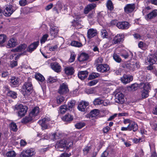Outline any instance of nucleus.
<instances>
[{"instance_id": "nucleus-34", "label": "nucleus", "mask_w": 157, "mask_h": 157, "mask_svg": "<svg viewBox=\"0 0 157 157\" xmlns=\"http://www.w3.org/2000/svg\"><path fill=\"white\" fill-rule=\"evenodd\" d=\"M33 120H34V119L32 117L30 116V114H29L28 116H26L23 118L21 121V122L22 123H26Z\"/></svg>"}, {"instance_id": "nucleus-14", "label": "nucleus", "mask_w": 157, "mask_h": 157, "mask_svg": "<svg viewBox=\"0 0 157 157\" xmlns=\"http://www.w3.org/2000/svg\"><path fill=\"white\" fill-rule=\"evenodd\" d=\"M89 103L87 101H82L78 105V109L80 111L84 112L86 107L88 105Z\"/></svg>"}, {"instance_id": "nucleus-46", "label": "nucleus", "mask_w": 157, "mask_h": 157, "mask_svg": "<svg viewBox=\"0 0 157 157\" xmlns=\"http://www.w3.org/2000/svg\"><path fill=\"white\" fill-rule=\"evenodd\" d=\"M10 129L13 131H16L17 130V126L16 124L14 122L11 123L10 124Z\"/></svg>"}, {"instance_id": "nucleus-59", "label": "nucleus", "mask_w": 157, "mask_h": 157, "mask_svg": "<svg viewBox=\"0 0 157 157\" xmlns=\"http://www.w3.org/2000/svg\"><path fill=\"white\" fill-rule=\"evenodd\" d=\"M56 80V78L52 77L51 76H49L47 79V81L49 82H54Z\"/></svg>"}, {"instance_id": "nucleus-2", "label": "nucleus", "mask_w": 157, "mask_h": 157, "mask_svg": "<svg viewBox=\"0 0 157 157\" xmlns=\"http://www.w3.org/2000/svg\"><path fill=\"white\" fill-rule=\"evenodd\" d=\"M32 89L31 83L30 82H25L23 86L22 93L24 96L29 95L31 94Z\"/></svg>"}, {"instance_id": "nucleus-36", "label": "nucleus", "mask_w": 157, "mask_h": 157, "mask_svg": "<svg viewBox=\"0 0 157 157\" xmlns=\"http://www.w3.org/2000/svg\"><path fill=\"white\" fill-rule=\"evenodd\" d=\"M90 114L92 117H96L99 115V110L96 109H94L90 112Z\"/></svg>"}, {"instance_id": "nucleus-39", "label": "nucleus", "mask_w": 157, "mask_h": 157, "mask_svg": "<svg viewBox=\"0 0 157 157\" xmlns=\"http://www.w3.org/2000/svg\"><path fill=\"white\" fill-rule=\"evenodd\" d=\"M113 57L114 60L118 63L121 62V59L118 55L115 53H114L113 55Z\"/></svg>"}, {"instance_id": "nucleus-11", "label": "nucleus", "mask_w": 157, "mask_h": 157, "mask_svg": "<svg viewBox=\"0 0 157 157\" xmlns=\"http://www.w3.org/2000/svg\"><path fill=\"white\" fill-rule=\"evenodd\" d=\"M68 91L67 85L66 83H64L60 85L58 92L60 94H63L67 93Z\"/></svg>"}, {"instance_id": "nucleus-31", "label": "nucleus", "mask_w": 157, "mask_h": 157, "mask_svg": "<svg viewBox=\"0 0 157 157\" xmlns=\"http://www.w3.org/2000/svg\"><path fill=\"white\" fill-rule=\"evenodd\" d=\"M140 67V65L139 62H132L130 63V67L131 69L132 70H135L136 68H139Z\"/></svg>"}, {"instance_id": "nucleus-48", "label": "nucleus", "mask_w": 157, "mask_h": 157, "mask_svg": "<svg viewBox=\"0 0 157 157\" xmlns=\"http://www.w3.org/2000/svg\"><path fill=\"white\" fill-rule=\"evenodd\" d=\"M71 45L77 47H80L82 46V43L76 41H72L71 43Z\"/></svg>"}, {"instance_id": "nucleus-44", "label": "nucleus", "mask_w": 157, "mask_h": 157, "mask_svg": "<svg viewBox=\"0 0 157 157\" xmlns=\"http://www.w3.org/2000/svg\"><path fill=\"white\" fill-rule=\"evenodd\" d=\"M16 155V153L14 151H9L6 154V156L7 157H15Z\"/></svg>"}, {"instance_id": "nucleus-28", "label": "nucleus", "mask_w": 157, "mask_h": 157, "mask_svg": "<svg viewBox=\"0 0 157 157\" xmlns=\"http://www.w3.org/2000/svg\"><path fill=\"white\" fill-rule=\"evenodd\" d=\"M65 73L68 75H71L74 73L73 68L71 67H67L65 68Z\"/></svg>"}, {"instance_id": "nucleus-40", "label": "nucleus", "mask_w": 157, "mask_h": 157, "mask_svg": "<svg viewBox=\"0 0 157 157\" xmlns=\"http://www.w3.org/2000/svg\"><path fill=\"white\" fill-rule=\"evenodd\" d=\"M8 96H10L12 98L15 99L17 98V94L15 92L10 91L7 94Z\"/></svg>"}, {"instance_id": "nucleus-45", "label": "nucleus", "mask_w": 157, "mask_h": 157, "mask_svg": "<svg viewBox=\"0 0 157 157\" xmlns=\"http://www.w3.org/2000/svg\"><path fill=\"white\" fill-rule=\"evenodd\" d=\"M106 6L107 8L110 10H112L113 9V4L110 0H108L106 3Z\"/></svg>"}, {"instance_id": "nucleus-61", "label": "nucleus", "mask_w": 157, "mask_h": 157, "mask_svg": "<svg viewBox=\"0 0 157 157\" xmlns=\"http://www.w3.org/2000/svg\"><path fill=\"white\" fill-rule=\"evenodd\" d=\"M48 34H46L44 35L41 40H40V43L41 44H43L47 40V39L48 37Z\"/></svg>"}, {"instance_id": "nucleus-16", "label": "nucleus", "mask_w": 157, "mask_h": 157, "mask_svg": "<svg viewBox=\"0 0 157 157\" xmlns=\"http://www.w3.org/2000/svg\"><path fill=\"white\" fill-rule=\"evenodd\" d=\"M139 87L143 90L149 91L151 89V85L150 83L148 82H142L139 84Z\"/></svg>"}, {"instance_id": "nucleus-60", "label": "nucleus", "mask_w": 157, "mask_h": 157, "mask_svg": "<svg viewBox=\"0 0 157 157\" xmlns=\"http://www.w3.org/2000/svg\"><path fill=\"white\" fill-rule=\"evenodd\" d=\"M85 126V124L83 123H78L75 125L76 128L78 129H81Z\"/></svg>"}, {"instance_id": "nucleus-52", "label": "nucleus", "mask_w": 157, "mask_h": 157, "mask_svg": "<svg viewBox=\"0 0 157 157\" xmlns=\"http://www.w3.org/2000/svg\"><path fill=\"white\" fill-rule=\"evenodd\" d=\"M10 74L7 71H2L1 72L2 77L7 78H9Z\"/></svg>"}, {"instance_id": "nucleus-41", "label": "nucleus", "mask_w": 157, "mask_h": 157, "mask_svg": "<svg viewBox=\"0 0 157 157\" xmlns=\"http://www.w3.org/2000/svg\"><path fill=\"white\" fill-rule=\"evenodd\" d=\"M73 17L74 18L73 21L74 24L75 25L78 24V23L81 18L80 16L79 15H75L73 16Z\"/></svg>"}, {"instance_id": "nucleus-56", "label": "nucleus", "mask_w": 157, "mask_h": 157, "mask_svg": "<svg viewBox=\"0 0 157 157\" xmlns=\"http://www.w3.org/2000/svg\"><path fill=\"white\" fill-rule=\"evenodd\" d=\"M139 87V85L136 83H135L132 84L129 86V87L132 90H135L137 89L138 87Z\"/></svg>"}, {"instance_id": "nucleus-27", "label": "nucleus", "mask_w": 157, "mask_h": 157, "mask_svg": "<svg viewBox=\"0 0 157 157\" xmlns=\"http://www.w3.org/2000/svg\"><path fill=\"white\" fill-rule=\"evenodd\" d=\"M88 74V72L86 71H80L78 74V76L80 79L82 80L87 76Z\"/></svg>"}, {"instance_id": "nucleus-30", "label": "nucleus", "mask_w": 157, "mask_h": 157, "mask_svg": "<svg viewBox=\"0 0 157 157\" xmlns=\"http://www.w3.org/2000/svg\"><path fill=\"white\" fill-rule=\"evenodd\" d=\"M35 78L40 82H42L45 80V78L43 75L39 73H36L35 75Z\"/></svg>"}, {"instance_id": "nucleus-57", "label": "nucleus", "mask_w": 157, "mask_h": 157, "mask_svg": "<svg viewBox=\"0 0 157 157\" xmlns=\"http://www.w3.org/2000/svg\"><path fill=\"white\" fill-rule=\"evenodd\" d=\"M86 92L87 94H95L96 91L94 88H91L87 89L86 90Z\"/></svg>"}, {"instance_id": "nucleus-23", "label": "nucleus", "mask_w": 157, "mask_h": 157, "mask_svg": "<svg viewBox=\"0 0 157 157\" xmlns=\"http://www.w3.org/2000/svg\"><path fill=\"white\" fill-rule=\"evenodd\" d=\"M157 15V10H155L148 14L145 17L146 19L148 20L155 17Z\"/></svg>"}, {"instance_id": "nucleus-7", "label": "nucleus", "mask_w": 157, "mask_h": 157, "mask_svg": "<svg viewBox=\"0 0 157 157\" xmlns=\"http://www.w3.org/2000/svg\"><path fill=\"white\" fill-rule=\"evenodd\" d=\"M55 147L58 151H63L64 148L65 147V140L63 139L58 141L56 144Z\"/></svg>"}, {"instance_id": "nucleus-24", "label": "nucleus", "mask_w": 157, "mask_h": 157, "mask_svg": "<svg viewBox=\"0 0 157 157\" xmlns=\"http://www.w3.org/2000/svg\"><path fill=\"white\" fill-rule=\"evenodd\" d=\"M96 6V4L94 3L88 5L84 9V13L86 14H87L90 11L94 9Z\"/></svg>"}, {"instance_id": "nucleus-3", "label": "nucleus", "mask_w": 157, "mask_h": 157, "mask_svg": "<svg viewBox=\"0 0 157 157\" xmlns=\"http://www.w3.org/2000/svg\"><path fill=\"white\" fill-rule=\"evenodd\" d=\"M50 119L48 117H46L40 120L38 123L41 126L43 130L45 129L48 128V125H49L50 123Z\"/></svg>"}, {"instance_id": "nucleus-37", "label": "nucleus", "mask_w": 157, "mask_h": 157, "mask_svg": "<svg viewBox=\"0 0 157 157\" xmlns=\"http://www.w3.org/2000/svg\"><path fill=\"white\" fill-rule=\"evenodd\" d=\"M7 39L6 36L3 34L0 35V46H2Z\"/></svg>"}, {"instance_id": "nucleus-25", "label": "nucleus", "mask_w": 157, "mask_h": 157, "mask_svg": "<svg viewBox=\"0 0 157 157\" xmlns=\"http://www.w3.org/2000/svg\"><path fill=\"white\" fill-rule=\"evenodd\" d=\"M39 44V41H37L31 44L27 48V51L30 52H32L36 49L38 45Z\"/></svg>"}, {"instance_id": "nucleus-8", "label": "nucleus", "mask_w": 157, "mask_h": 157, "mask_svg": "<svg viewBox=\"0 0 157 157\" xmlns=\"http://www.w3.org/2000/svg\"><path fill=\"white\" fill-rule=\"evenodd\" d=\"M97 69L98 71L103 73L109 70V68L107 64H101L97 66Z\"/></svg>"}, {"instance_id": "nucleus-13", "label": "nucleus", "mask_w": 157, "mask_h": 157, "mask_svg": "<svg viewBox=\"0 0 157 157\" xmlns=\"http://www.w3.org/2000/svg\"><path fill=\"white\" fill-rule=\"evenodd\" d=\"M133 78L132 76L125 75L121 78V79L122 83L126 84L132 81Z\"/></svg>"}, {"instance_id": "nucleus-19", "label": "nucleus", "mask_w": 157, "mask_h": 157, "mask_svg": "<svg viewBox=\"0 0 157 157\" xmlns=\"http://www.w3.org/2000/svg\"><path fill=\"white\" fill-rule=\"evenodd\" d=\"M124 36L122 34H118L116 35L112 41V43L113 44H116L120 43L122 41Z\"/></svg>"}, {"instance_id": "nucleus-12", "label": "nucleus", "mask_w": 157, "mask_h": 157, "mask_svg": "<svg viewBox=\"0 0 157 157\" xmlns=\"http://www.w3.org/2000/svg\"><path fill=\"white\" fill-rule=\"evenodd\" d=\"M13 10L11 5H8L4 10L3 14L7 17L10 16L13 13Z\"/></svg>"}, {"instance_id": "nucleus-32", "label": "nucleus", "mask_w": 157, "mask_h": 157, "mask_svg": "<svg viewBox=\"0 0 157 157\" xmlns=\"http://www.w3.org/2000/svg\"><path fill=\"white\" fill-rule=\"evenodd\" d=\"M62 119L64 121H70L73 120V117L71 115L68 114L63 117Z\"/></svg>"}, {"instance_id": "nucleus-29", "label": "nucleus", "mask_w": 157, "mask_h": 157, "mask_svg": "<svg viewBox=\"0 0 157 157\" xmlns=\"http://www.w3.org/2000/svg\"><path fill=\"white\" fill-rule=\"evenodd\" d=\"M88 55L85 53H81L78 57V60L81 62L85 60L88 59Z\"/></svg>"}, {"instance_id": "nucleus-15", "label": "nucleus", "mask_w": 157, "mask_h": 157, "mask_svg": "<svg viewBox=\"0 0 157 157\" xmlns=\"http://www.w3.org/2000/svg\"><path fill=\"white\" fill-rule=\"evenodd\" d=\"M117 26L120 29H127L130 26V24L127 22H120L117 23Z\"/></svg>"}, {"instance_id": "nucleus-62", "label": "nucleus", "mask_w": 157, "mask_h": 157, "mask_svg": "<svg viewBox=\"0 0 157 157\" xmlns=\"http://www.w3.org/2000/svg\"><path fill=\"white\" fill-rule=\"evenodd\" d=\"M64 98L63 96H58L57 98V103L58 104H60L64 101Z\"/></svg>"}, {"instance_id": "nucleus-33", "label": "nucleus", "mask_w": 157, "mask_h": 157, "mask_svg": "<svg viewBox=\"0 0 157 157\" xmlns=\"http://www.w3.org/2000/svg\"><path fill=\"white\" fill-rule=\"evenodd\" d=\"M62 134L59 132L53 133L51 136V139L53 140L59 139L62 137Z\"/></svg>"}, {"instance_id": "nucleus-53", "label": "nucleus", "mask_w": 157, "mask_h": 157, "mask_svg": "<svg viewBox=\"0 0 157 157\" xmlns=\"http://www.w3.org/2000/svg\"><path fill=\"white\" fill-rule=\"evenodd\" d=\"M102 100L99 98H97L94 101V104L95 105H99L102 104Z\"/></svg>"}, {"instance_id": "nucleus-43", "label": "nucleus", "mask_w": 157, "mask_h": 157, "mask_svg": "<svg viewBox=\"0 0 157 157\" xmlns=\"http://www.w3.org/2000/svg\"><path fill=\"white\" fill-rule=\"evenodd\" d=\"M139 47L143 50H145L147 48V45L145 44L142 41H140L138 43Z\"/></svg>"}, {"instance_id": "nucleus-26", "label": "nucleus", "mask_w": 157, "mask_h": 157, "mask_svg": "<svg viewBox=\"0 0 157 157\" xmlns=\"http://www.w3.org/2000/svg\"><path fill=\"white\" fill-rule=\"evenodd\" d=\"M10 83L11 85L13 87L18 85L19 84V79L14 77H12L10 79Z\"/></svg>"}, {"instance_id": "nucleus-38", "label": "nucleus", "mask_w": 157, "mask_h": 157, "mask_svg": "<svg viewBox=\"0 0 157 157\" xmlns=\"http://www.w3.org/2000/svg\"><path fill=\"white\" fill-rule=\"evenodd\" d=\"M73 144V142L71 140L67 139L65 140V148L66 149L71 147Z\"/></svg>"}, {"instance_id": "nucleus-20", "label": "nucleus", "mask_w": 157, "mask_h": 157, "mask_svg": "<svg viewBox=\"0 0 157 157\" xmlns=\"http://www.w3.org/2000/svg\"><path fill=\"white\" fill-rule=\"evenodd\" d=\"M97 34V31L96 29H90L88 30L87 37L89 39H91L95 36Z\"/></svg>"}, {"instance_id": "nucleus-64", "label": "nucleus", "mask_w": 157, "mask_h": 157, "mask_svg": "<svg viewBox=\"0 0 157 157\" xmlns=\"http://www.w3.org/2000/svg\"><path fill=\"white\" fill-rule=\"evenodd\" d=\"M28 155L27 154V153L26 150L23 151L21 153L19 157H29Z\"/></svg>"}, {"instance_id": "nucleus-51", "label": "nucleus", "mask_w": 157, "mask_h": 157, "mask_svg": "<svg viewBox=\"0 0 157 157\" xmlns=\"http://www.w3.org/2000/svg\"><path fill=\"white\" fill-rule=\"evenodd\" d=\"M67 109L66 105H63L61 106L59 109L60 113L62 114L66 112Z\"/></svg>"}, {"instance_id": "nucleus-4", "label": "nucleus", "mask_w": 157, "mask_h": 157, "mask_svg": "<svg viewBox=\"0 0 157 157\" xmlns=\"http://www.w3.org/2000/svg\"><path fill=\"white\" fill-rule=\"evenodd\" d=\"M135 8V4L133 3L127 4L124 8V12L127 14H129L133 12Z\"/></svg>"}, {"instance_id": "nucleus-6", "label": "nucleus", "mask_w": 157, "mask_h": 157, "mask_svg": "<svg viewBox=\"0 0 157 157\" xmlns=\"http://www.w3.org/2000/svg\"><path fill=\"white\" fill-rule=\"evenodd\" d=\"M28 110V107L22 104L18 105V116L21 117L24 116Z\"/></svg>"}, {"instance_id": "nucleus-21", "label": "nucleus", "mask_w": 157, "mask_h": 157, "mask_svg": "<svg viewBox=\"0 0 157 157\" xmlns=\"http://www.w3.org/2000/svg\"><path fill=\"white\" fill-rule=\"evenodd\" d=\"M128 126L129 131L132 130L133 131L135 132L138 130V128L137 124L133 121L128 125Z\"/></svg>"}, {"instance_id": "nucleus-47", "label": "nucleus", "mask_w": 157, "mask_h": 157, "mask_svg": "<svg viewBox=\"0 0 157 157\" xmlns=\"http://www.w3.org/2000/svg\"><path fill=\"white\" fill-rule=\"evenodd\" d=\"M20 56L19 54H12L10 57V60H17L19 58Z\"/></svg>"}, {"instance_id": "nucleus-54", "label": "nucleus", "mask_w": 157, "mask_h": 157, "mask_svg": "<svg viewBox=\"0 0 157 157\" xmlns=\"http://www.w3.org/2000/svg\"><path fill=\"white\" fill-rule=\"evenodd\" d=\"M98 82L97 79L93 80L89 82L88 83L87 85L88 86H91L96 85Z\"/></svg>"}, {"instance_id": "nucleus-63", "label": "nucleus", "mask_w": 157, "mask_h": 157, "mask_svg": "<svg viewBox=\"0 0 157 157\" xmlns=\"http://www.w3.org/2000/svg\"><path fill=\"white\" fill-rule=\"evenodd\" d=\"M58 47L57 45H55L54 46H49L48 47L49 50L50 51H54L56 50L58 48Z\"/></svg>"}, {"instance_id": "nucleus-50", "label": "nucleus", "mask_w": 157, "mask_h": 157, "mask_svg": "<svg viewBox=\"0 0 157 157\" xmlns=\"http://www.w3.org/2000/svg\"><path fill=\"white\" fill-rule=\"evenodd\" d=\"M149 91L146 90H142L141 91V96L143 98H145L149 96Z\"/></svg>"}, {"instance_id": "nucleus-55", "label": "nucleus", "mask_w": 157, "mask_h": 157, "mask_svg": "<svg viewBox=\"0 0 157 157\" xmlns=\"http://www.w3.org/2000/svg\"><path fill=\"white\" fill-rule=\"evenodd\" d=\"M101 34L102 37L103 38H107L108 36V33L105 29H102L101 31Z\"/></svg>"}, {"instance_id": "nucleus-18", "label": "nucleus", "mask_w": 157, "mask_h": 157, "mask_svg": "<svg viewBox=\"0 0 157 157\" xmlns=\"http://www.w3.org/2000/svg\"><path fill=\"white\" fill-rule=\"evenodd\" d=\"M51 66L52 68L56 72H59L61 71V66L56 62L51 63Z\"/></svg>"}, {"instance_id": "nucleus-58", "label": "nucleus", "mask_w": 157, "mask_h": 157, "mask_svg": "<svg viewBox=\"0 0 157 157\" xmlns=\"http://www.w3.org/2000/svg\"><path fill=\"white\" fill-rule=\"evenodd\" d=\"M76 55L74 53H71V55L70 58L69 59V62L70 63H72L74 62L75 60Z\"/></svg>"}, {"instance_id": "nucleus-9", "label": "nucleus", "mask_w": 157, "mask_h": 157, "mask_svg": "<svg viewBox=\"0 0 157 157\" xmlns=\"http://www.w3.org/2000/svg\"><path fill=\"white\" fill-rule=\"evenodd\" d=\"M17 44L16 39L14 38H12L8 40L6 46L7 48H10L15 47Z\"/></svg>"}, {"instance_id": "nucleus-49", "label": "nucleus", "mask_w": 157, "mask_h": 157, "mask_svg": "<svg viewBox=\"0 0 157 157\" xmlns=\"http://www.w3.org/2000/svg\"><path fill=\"white\" fill-rule=\"evenodd\" d=\"M99 76V74L96 73H93L89 75L88 79L89 80H92L98 77Z\"/></svg>"}, {"instance_id": "nucleus-1", "label": "nucleus", "mask_w": 157, "mask_h": 157, "mask_svg": "<svg viewBox=\"0 0 157 157\" xmlns=\"http://www.w3.org/2000/svg\"><path fill=\"white\" fill-rule=\"evenodd\" d=\"M147 60L149 63L147 64H149L150 65L147 67V69L149 70H151L153 69V67L151 65L155 63L157 61V51L153 55L149 56Z\"/></svg>"}, {"instance_id": "nucleus-5", "label": "nucleus", "mask_w": 157, "mask_h": 157, "mask_svg": "<svg viewBox=\"0 0 157 157\" xmlns=\"http://www.w3.org/2000/svg\"><path fill=\"white\" fill-rule=\"evenodd\" d=\"M40 112V109L38 107H34L29 113L30 116L32 117L34 119H38L39 117Z\"/></svg>"}, {"instance_id": "nucleus-42", "label": "nucleus", "mask_w": 157, "mask_h": 157, "mask_svg": "<svg viewBox=\"0 0 157 157\" xmlns=\"http://www.w3.org/2000/svg\"><path fill=\"white\" fill-rule=\"evenodd\" d=\"M29 157H31L35 155V153L33 149H29L26 150Z\"/></svg>"}, {"instance_id": "nucleus-22", "label": "nucleus", "mask_w": 157, "mask_h": 157, "mask_svg": "<svg viewBox=\"0 0 157 157\" xmlns=\"http://www.w3.org/2000/svg\"><path fill=\"white\" fill-rule=\"evenodd\" d=\"M27 45L25 44H20L15 48L12 50L13 52H21L24 51L27 48Z\"/></svg>"}, {"instance_id": "nucleus-35", "label": "nucleus", "mask_w": 157, "mask_h": 157, "mask_svg": "<svg viewBox=\"0 0 157 157\" xmlns=\"http://www.w3.org/2000/svg\"><path fill=\"white\" fill-rule=\"evenodd\" d=\"M130 55L132 56V53L130 51L127 52L125 51H124L123 52L121 53V56L124 57L125 59H127Z\"/></svg>"}, {"instance_id": "nucleus-17", "label": "nucleus", "mask_w": 157, "mask_h": 157, "mask_svg": "<svg viewBox=\"0 0 157 157\" xmlns=\"http://www.w3.org/2000/svg\"><path fill=\"white\" fill-rule=\"evenodd\" d=\"M59 31V29L56 26L51 27L50 29V33L52 37L54 38L57 35Z\"/></svg>"}, {"instance_id": "nucleus-10", "label": "nucleus", "mask_w": 157, "mask_h": 157, "mask_svg": "<svg viewBox=\"0 0 157 157\" xmlns=\"http://www.w3.org/2000/svg\"><path fill=\"white\" fill-rule=\"evenodd\" d=\"M115 101L116 102L122 103L124 101L123 94L121 92H118L115 95Z\"/></svg>"}]
</instances>
